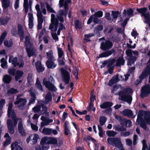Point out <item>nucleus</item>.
I'll use <instances>...</instances> for the list:
<instances>
[{
	"label": "nucleus",
	"mask_w": 150,
	"mask_h": 150,
	"mask_svg": "<svg viewBox=\"0 0 150 150\" xmlns=\"http://www.w3.org/2000/svg\"><path fill=\"white\" fill-rule=\"evenodd\" d=\"M144 120L147 124L150 125V112L139 111L138 113L136 121L137 125H139L142 128L146 129V125L144 121Z\"/></svg>",
	"instance_id": "obj_2"
},
{
	"label": "nucleus",
	"mask_w": 150,
	"mask_h": 150,
	"mask_svg": "<svg viewBox=\"0 0 150 150\" xmlns=\"http://www.w3.org/2000/svg\"><path fill=\"white\" fill-rule=\"evenodd\" d=\"M147 10V8L145 7L137 9V11L139 13H141L142 16L144 17L145 19L147 18L150 16L149 13H147L146 12Z\"/></svg>",
	"instance_id": "obj_18"
},
{
	"label": "nucleus",
	"mask_w": 150,
	"mask_h": 150,
	"mask_svg": "<svg viewBox=\"0 0 150 150\" xmlns=\"http://www.w3.org/2000/svg\"><path fill=\"white\" fill-rule=\"evenodd\" d=\"M41 119L42 121L41 123V127H42L45 125H49L50 123L52 122L53 121V120L49 119L43 116L41 117Z\"/></svg>",
	"instance_id": "obj_19"
},
{
	"label": "nucleus",
	"mask_w": 150,
	"mask_h": 150,
	"mask_svg": "<svg viewBox=\"0 0 150 150\" xmlns=\"http://www.w3.org/2000/svg\"><path fill=\"white\" fill-rule=\"evenodd\" d=\"M59 23L58 21H56L55 22L53 23L51 22L49 27V29L52 31H56L59 26L57 25Z\"/></svg>",
	"instance_id": "obj_24"
},
{
	"label": "nucleus",
	"mask_w": 150,
	"mask_h": 150,
	"mask_svg": "<svg viewBox=\"0 0 150 150\" xmlns=\"http://www.w3.org/2000/svg\"><path fill=\"white\" fill-rule=\"evenodd\" d=\"M26 103L27 100L25 98H20V96H18L16 100L14 102V104L20 110H22L24 108Z\"/></svg>",
	"instance_id": "obj_7"
},
{
	"label": "nucleus",
	"mask_w": 150,
	"mask_h": 150,
	"mask_svg": "<svg viewBox=\"0 0 150 150\" xmlns=\"http://www.w3.org/2000/svg\"><path fill=\"white\" fill-rule=\"evenodd\" d=\"M11 80V77L8 75H5L3 78V81L5 83H9Z\"/></svg>",
	"instance_id": "obj_36"
},
{
	"label": "nucleus",
	"mask_w": 150,
	"mask_h": 150,
	"mask_svg": "<svg viewBox=\"0 0 150 150\" xmlns=\"http://www.w3.org/2000/svg\"><path fill=\"white\" fill-rule=\"evenodd\" d=\"M107 141L109 144L112 145L114 144L115 146L120 149V150H124L123 145L119 139L115 138H109L107 139Z\"/></svg>",
	"instance_id": "obj_8"
},
{
	"label": "nucleus",
	"mask_w": 150,
	"mask_h": 150,
	"mask_svg": "<svg viewBox=\"0 0 150 150\" xmlns=\"http://www.w3.org/2000/svg\"><path fill=\"white\" fill-rule=\"evenodd\" d=\"M36 86L39 90L42 91L43 88L42 85H41L40 82L39 81L38 78H37L36 81Z\"/></svg>",
	"instance_id": "obj_47"
},
{
	"label": "nucleus",
	"mask_w": 150,
	"mask_h": 150,
	"mask_svg": "<svg viewBox=\"0 0 150 150\" xmlns=\"http://www.w3.org/2000/svg\"><path fill=\"white\" fill-rule=\"evenodd\" d=\"M125 61L122 57L119 58L116 61V66H120L121 65H123L124 64Z\"/></svg>",
	"instance_id": "obj_39"
},
{
	"label": "nucleus",
	"mask_w": 150,
	"mask_h": 150,
	"mask_svg": "<svg viewBox=\"0 0 150 150\" xmlns=\"http://www.w3.org/2000/svg\"><path fill=\"white\" fill-rule=\"evenodd\" d=\"M4 44L7 47H10L13 45L12 40H10L9 41H8L6 40L4 42Z\"/></svg>",
	"instance_id": "obj_45"
},
{
	"label": "nucleus",
	"mask_w": 150,
	"mask_h": 150,
	"mask_svg": "<svg viewBox=\"0 0 150 150\" xmlns=\"http://www.w3.org/2000/svg\"><path fill=\"white\" fill-rule=\"evenodd\" d=\"M35 65L38 72H42L44 71V69L41 65L40 62L39 61L35 63Z\"/></svg>",
	"instance_id": "obj_31"
},
{
	"label": "nucleus",
	"mask_w": 150,
	"mask_h": 150,
	"mask_svg": "<svg viewBox=\"0 0 150 150\" xmlns=\"http://www.w3.org/2000/svg\"><path fill=\"white\" fill-rule=\"evenodd\" d=\"M16 70L13 68L9 69L8 70V73L11 75L14 76L15 74Z\"/></svg>",
	"instance_id": "obj_56"
},
{
	"label": "nucleus",
	"mask_w": 150,
	"mask_h": 150,
	"mask_svg": "<svg viewBox=\"0 0 150 150\" xmlns=\"http://www.w3.org/2000/svg\"><path fill=\"white\" fill-rule=\"evenodd\" d=\"M14 120H16L17 122L18 121V129L19 132L22 135H25V130L23 127V124L22 123V120L19 118H15Z\"/></svg>",
	"instance_id": "obj_13"
},
{
	"label": "nucleus",
	"mask_w": 150,
	"mask_h": 150,
	"mask_svg": "<svg viewBox=\"0 0 150 150\" xmlns=\"http://www.w3.org/2000/svg\"><path fill=\"white\" fill-rule=\"evenodd\" d=\"M75 25L76 28L80 29L81 28V23L78 20H76L75 22Z\"/></svg>",
	"instance_id": "obj_54"
},
{
	"label": "nucleus",
	"mask_w": 150,
	"mask_h": 150,
	"mask_svg": "<svg viewBox=\"0 0 150 150\" xmlns=\"http://www.w3.org/2000/svg\"><path fill=\"white\" fill-rule=\"evenodd\" d=\"M13 122L11 120H8L7 122L8 127L9 133L12 134L14 133V127L17 124V122L14 119H12Z\"/></svg>",
	"instance_id": "obj_9"
},
{
	"label": "nucleus",
	"mask_w": 150,
	"mask_h": 150,
	"mask_svg": "<svg viewBox=\"0 0 150 150\" xmlns=\"http://www.w3.org/2000/svg\"><path fill=\"white\" fill-rule=\"evenodd\" d=\"M150 93V86L146 85L142 88L140 96L143 98L147 96Z\"/></svg>",
	"instance_id": "obj_12"
},
{
	"label": "nucleus",
	"mask_w": 150,
	"mask_h": 150,
	"mask_svg": "<svg viewBox=\"0 0 150 150\" xmlns=\"http://www.w3.org/2000/svg\"><path fill=\"white\" fill-rule=\"evenodd\" d=\"M103 29V27L102 25H99L96 27L94 30L95 32H98L99 31L102 30Z\"/></svg>",
	"instance_id": "obj_64"
},
{
	"label": "nucleus",
	"mask_w": 150,
	"mask_h": 150,
	"mask_svg": "<svg viewBox=\"0 0 150 150\" xmlns=\"http://www.w3.org/2000/svg\"><path fill=\"white\" fill-rule=\"evenodd\" d=\"M9 19V18H1L0 20V25H6Z\"/></svg>",
	"instance_id": "obj_43"
},
{
	"label": "nucleus",
	"mask_w": 150,
	"mask_h": 150,
	"mask_svg": "<svg viewBox=\"0 0 150 150\" xmlns=\"http://www.w3.org/2000/svg\"><path fill=\"white\" fill-rule=\"evenodd\" d=\"M42 133L46 135L51 134V128H44L42 131Z\"/></svg>",
	"instance_id": "obj_41"
},
{
	"label": "nucleus",
	"mask_w": 150,
	"mask_h": 150,
	"mask_svg": "<svg viewBox=\"0 0 150 150\" xmlns=\"http://www.w3.org/2000/svg\"><path fill=\"white\" fill-rule=\"evenodd\" d=\"M98 128L99 131V136L100 137H103L104 132L102 127L100 126V125H98Z\"/></svg>",
	"instance_id": "obj_53"
},
{
	"label": "nucleus",
	"mask_w": 150,
	"mask_h": 150,
	"mask_svg": "<svg viewBox=\"0 0 150 150\" xmlns=\"http://www.w3.org/2000/svg\"><path fill=\"white\" fill-rule=\"evenodd\" d=\"M103 15V12L101 11H98L96 12L93 15L94 16L93 22L96 23H100L101 21L98 18L102 17Z\"/></svg>",
	"instance_id": "obj_16"
},
{
	"label": "nucleus",
	"mask_w": 150,
	"mask_h": 150,
	"mask_svg": "<svg viewBox=\"0 0 150 150\" xmlns=\"http://www.w3.org/2000/svg\"><path fill=\"white\" fill-rule=\"evenodd\" d=\"M39 138V136L37 134H33L30 135L26 139V142L28 143L30 141L31 144H36Z\"/></svg>",
	"instance_id": "obj_14"
},
{
	"label": "nucleus",
	"mask_w": 150,
	"mask_h": 150,
	"mask_svg": "<svg viewBox=\"0 0 150 150\" xmlns=\"http://www.w3.org/2000/svg\"><path fill=\"white\" fill-rule=\"evenodd\" d=\"M46 54H47V58L48 59V60H55L53 55V53L51 51L47 52Z\"/></svg>",
	"instance_id": "obj_42"
},
{
	"label": "nucleus",
	"mask_w": 150,
	"mask_h": 150,
	"mask_svg": "<svg viewBox=\"0 0 150 150\" xmlns=\"http://www.w3.org/2000/svg\"><path fill=\"white\" fill-rule=\"evenodd\" d=\"M23 74L24 73L23 71L20 70H18L16 72L15 77L16 80L17 81L19 79H20Z\"/></svg>",
	"instance_id": "obj_37"
},
{
	"label": "nucleus",
	"mask_w": 150,
	"mask_h": 150,
	"mask_svg": "<svg viewBox=\"0 0 150 150\" xmlns=\"http://www.w3.org/2000/svg\"><path fill=\"white\" fill-rule=\"evenodd\" d=\"M35 65L38 72H42L44 71V69L41 65L40 62L39 61L35 63Z\"/></svg>",
	"instance_id": "obj_32"
},
{
	"label": "nucleus",
	"mask_w": 150,
	"mask_h": 150,
	"mask_svg": "<svg viewBox=\"0 0 150 150\" xmlns=\"http://www.w3.org/2000/svg\"><path fill=\"white\" fill-rule=\"evenodd\" d=\"M63 76V79L65 84H68L69 82L70 79L69 75L68 72L66 70H63L62 71Z\"/></svg>",
	"instance_id": "obj_21"
},
{
	"label": "nucleus",
	"mask_w": 150,
	"mask_h": 150,
	"mask_svg": "<svg viewBox=\"0 0 150 150\" xmlns=\"http://www.w3.org/2000/svg\"><path fill=\"white\" fill-rule=\"evenodd\" d=\"M1 1L4 9H6L10 6L11 3L10 0H1Z\"/></svg>",
	"instance_id": "obj_29"
},
{
	"label": "nucleus",
	"mask_w": 150,
	"mask_h": 150,
	"mask_svg": "<svg viewBox=\"0 0 150 150\" xmlns=\"http://www.w3.org/2000/svg\"><path fill=\"white\" fill-rule=\"evenodd\" d=\"M57 25L59 26L58 28L59 29L57 31V35H59L60 34L61 30L65 28V27L62 23H59V24H58Z\"/></svg>",
	"instance_id": "obj_52"
},
{
	"label": "nucleus",
	"mask_w": 150,
	"mask_h": 150,
	"mask_svg": "<svg viewBox=\"0 0 150 150\" xmlns=\"http://www.w3.org/2000/svg\"><path fill=\"white\" fill-rule=\"evenodd\" d=\"M18 92V91L17 89L13 88H11L8 91V93L15 94L17 93Z\"/></svg>",
	"instance_id": "obj_55"
},
{
	"label": "nucleus",
	"mask_w": 150,
	"mask_h": 150,
	"mask_svg": "<svg viewBox=\"0 0 150 150\" xmlns=\"http://www.w3.org/2000/svg\"><path fill=\"white\" fill-rule=\"evenodd\" d=\"M50 137H45L42 138L40 142V144L42 145L45 144H50Z\"/></svg>",
	"instance_id": "obj_35"
},
{
	"label": "nucleus",
	"mask_w": 150,
	"mask_h": 150,
	"mask_svg": "<svg viewBox=\"0 0 150 150\" xmlns=\"http://www.w3.org/2000/svg\"><path fill=\"white\" fill-rule=\"evenodd\" d=\"M115 62V60L114 59L109 61H106L105 62L106 63L108 64V66L110 67Z\"/></svg>",
	"instance_id": "obj_57"
},
{
	"label": "nucleus",
	"mask_w": 150,
	"mask_h": 150,
	"mask_svg": "<svg viewBox=\"0 0 150 150\" xmlns=\"http://www.w3.org/2000/svg\"><path fill=\"white\" fill-rule=\"evenodd\" d=\"M106 134L109 137H114L117 134V133L114 131H109L106 132Z\"/></svg>",
	"instance_id": "obj_50"
},
{
	"label": "nucleus",
	"mask_w": 150,
	"mask_h": 150,
	"mask_svg": "<svg viewBox=\"0 0 150 150\" xmlns=\"http://www.w3.org/2000/svg\"><path fill=\"white\" fill-rule=\"evenodd\" d=\"M99 42H101L100 44V48L105 51L111 48L113 46L112 43L110 40H105L104 38L99 39Z\"/></svg>",
	"instance_id": "obj_6"
},
{
	"label": "nucleus",
	"mask_w": 150,
	"mask_h": 150,
	"mask_svg": "<svg viewBox=\"0 0 150 150\" xmlns=\"http://www.w3.org/2000/svg\"><path fill=\"white\" fill-rule=\"evenodd\" d=\"M112 93L115 95H119L121 100L130 103L132 100L130 94L132 93V90L128 88H122L121 86L114 85L111 89Z\"/></svg>",
	"instance_id": "obj_1"
},
{
	"label": "nucleus",
	"mask_w": 150,
	"mask_h": 150,
	"mask_svg": "<svg viewBox=\"0 0 150 150\" xmlns=\"http://www.w3.org/2000/svg\"><path fill=\"white\" fill-rule=\"evenodd\" d=\"M35 8L37 12V16L38 19V23H42L43 22L42 15L40 10V5H36L35 6Z\"/></svg>",
	"instance_id": "obj_15"
},
{
	"label": "nucleus",
	"mask_w": 150,
	"mask_h": 150,
	"mask_svg": "<svg viewBox=\"0 0 150 150\" xmlns=\"http://www.w3.org/2000/svg\"><path fill=\"white\" fill-rule=\"evenodd\" d=\"M28 26L30 28H32L34 25L33 20L34 17L33 14L32 13H29L28 15Z\"/></svg>",
	"instance_id": "obj_20"
},
{
	"label": "nucleus",
	"mask_w": 150,
	"mask_h": 150,
	"mask_svg": "<svg viewBox=\"0 0 150 150\" xmlns=\"http://www.w3.org/2000/svg\"><path fill=\"white\" fill-rule=\"evenodd\" d=\"M35 65L38 72H42L44 71V69L41 65L40 62L39 61L35 63Z\"/></svg>",
	"instance_id": "obj_30"
},
{
	"label": "nucleus",
	"mask_w": 150,
	"mask_h": 150,
	"mask_svg": "<svg viewBox=\"0 0 150 150\" xmlns=\"http://www.w3.org/2000/svg\"><path fill=\"white\" fill-rule=\"evenodd\" d=\"M119 75L118 74H116L115 76H114L112 79V80L115 83H116L119 80Z\"/></svg>",
	"instance_id": "obj_63"
},
{
	"label": "nucleus",
	"mask_w": 150,
	"mask_h": 150,
	"mask_svg": "<svg viewBox=\"0 0 150 150\" xmlns=\"http://www.w3.org/2000/svg\"><path fill=\"white\" fill-rule=\"evenodd\" d=\"M112 105V103L111 102H105L100 105V107L103 109L106 108L110 107Z\"/></svg>",
	"instance_id": "obj_38"
},
{
	"label": "nucleus",
	"mask_w": 150,
	"mask_h": 150,
	"mask_svg": "<svg viewBox=\"0 0 150 150\" xmlns=\"http://www.w3.org/2000/svg\"><path fill=\"white\" fill-rule=\"evenodd\" d=\"M32 3V1L30 0L29 1L28 4V0H24L23 5H28L30 10H31Z\"/></svg>",
	"instance_id": "obj_51"
},
{
	"label": "nucleus",
	"mask_w": 150,
	"mask_h": 150,
	"mask_svg": "<svg viewBox=\"0 0 150 150\" xmlns=\"http://www.w3.org/2000/svg\"><path fill=\"white\" fill-rule=\"evenodd\" d=\"M121 113L124 116H127L129 117H133V113L131 110L125 109Z\"/></svg>",
	"instance_id": "obj_26"
},
{
	"label": "nucleus",
	"mask_w": 150,
	"mask_h": 150,
	"mask_svg": "<svg viewBox=\"0 0 150 150\" xmlns=\"http://www.w3.org/2000/svg\"><path fill=\"white\" fill-rule=\"evenodd\" d=\"M71 2V0H67L65 1L63 3V6L64 7V10H59L57 13V18L58 20L61 22H63L64 21V18L66 17L68 11V4Z\"/></svg>",
	"instance_id": "obj_4"
},
{
	"label": "nucleus",
	"mask_w": 150,
	"mask_h": 150,
	"mask_svg": "<svg viewBox=\"0 0 150 150\" xmlns=\"http://www.w3.org/2000/svg\"><path fill=\"white\" fill-rule=\"evenodd\" d=\"M18 34L20 37V40H23L24 39V32L22 29V26L21 25H18Z\"/></svg>",
	"instance_id": "obj_28"
},
{
	"label": "nucleus",
	"mask_w": 150,
	"mask_h": 150,
	"mask_svg": "<svg viewBox=\"0 0 150 150\" xmlns=\"http://www.w3.org/2000/svg\"><path fill=\"white\" fill-rule=\"evenodd\" d=\"M13 104L10 103L9 104L8 110V116L11 117L12 119L16 118V114L14 111L12 110Z\"/></svg>",
	"instance_id": "obj_17"
},
{
	"label": "nucleus",
	"mask_w": 150,
	"mask_h": 150,
	"mask_svg": "<svg viewBox=\"0 0 150 150\" xmlns=\"http://www.w3.org/2000/svg\"><path fill=\"white\" fill-rule=\"evenodd\" d=\"M114 52V50L113 49L109 51L105 52L100 54L99 55V57H108L111 55L112 53Z\"/></svg>",
	"instance_id": "obj_33"
},
{
	"label": "nucleus",
	"mask_w": 150,
	"mask_h": 150,
	"mask_svg": "<svg viewBox=\"0 0 150 150\" xmlns=\"http://www.w3.org/2000/svg\"><path fill=\"white\" fill-rule=\"evenodd\" d=\"M41 106L40 105H37L32 108V110L35 112H38L41 110Z\"/></svg>",
	"instance_id": "obj_49"
},
{
	"label": "nucleus",
	"mask_w": 150,
	"mask_h": 150,
	"mask_svg": "<svg viewBox=\"0 0 150 150\" xmlns=\"http://www.w3.org/2000/svg\"><path fill=\"white\" fill-rule=\"evenodd\" d=\"M106 118L104 116L101 117L99 118L100 125L101 127L103 126L106 122Z\"/></svg>",
	"instance_id": "obj_48"
},
{
	"label": "nucleus",
	"mask_w": 150,
	"mask_h": 150,
	"mask_svg": "<svg viewBox=\"0 0 150 150\" xmlns=\"http://www.w3.org/2000/svg\"><path fill=\"white\" fill-rule=\"evenodd\" d=\"M58 143V140L55 137H50V144H56Z\"/></svg>",
	"instance_id": "obj_44"
},
{
	"label": "nucleus",
	"mask_w": 150,
	"mask_h": 150,
	"mask_svg": "<svg viewBox=\"0 0 150 150\" xmlns=\"http://www.w3.org/2000/svg\"><path fill=\"white\" fill-rule=\"evenodd\" d=\"M74 74L75 76L76 79H77L78 78V69L77 67H75L74 70Z\"/></svg>",
	"instance_id": "obj_59"
},
{
	"label": "nucleus",
	"mask_w": 150,
	"mask_h": 150,
	"mask_svg": "<svg viewBox=\"0 0 150 150\" xmlns=\"http://www.w3.org/2000/svg\"><path fill=\"white\" fill-rule=\"evenodd\" d=\"M55 60H48L46 61V64L48 68L53 69L57 67V64L55 62Z\"/></svg>",
	"instance_id": "obj_23"
},
{
	"label": "nucleus",
	"mask_w": 150,
	"mask_h": 150,
	"mask_svg": "<svg viewBox=\"0 0 150 150\" xmlns=\"http://www.w3.org/2000/svg\"><path fill=\"white\" fill-rule=\"evenodd\" d=\"M115 130L119 132H123L127 130V129L124 126H122L119 125H116L114 127Z\"/></svg>",
	"instance_id": "obj_34"
},
{
	"label": "nucleus",
	"mask_w": 150,
	"mask_h": 150,
	"mask_svg": "<svg viewBox=\"0 0 150 150\" xmlns=\"http://www.w3.org/2000/svg\"><path fill=\"white\" fill-rule=\"evenodd\" d=\"M52 96L51 93L50 92H48L45 97L44 103L47 104L49 103L52 100Z\"/></svg>",
	"instance_id": "obj_25"
},
{
	"label": "nucleus",
	"mask_w": 150,
	"mask_h": 150,
	"mask_svg": "<svg viewBox=\"0 0 150 150\" xmlns=\"http://www.w3.org/2000/svg\"><path fill=\"white\" fill-rule=\"evenodd\" d=\"M46 7L47 10L51 13H55V12L54 10L50 7L49 4L47 3H46Z\"/></svg>",
	"instance_id": "obj_58"
},
{
	"label": "nucleus",
	"mask_w": 150,
	"mask_h": 150,
	"mask_svg": "<svg viewBox=\"0 0 150 150\" xmlns=\"http://www.w3.org/2000/svg\"><path fill=\"white\" fill-rule=\"evenodd\" d=\"M18 59L17 57L14 58L13 56H10L9 57V62L11 63L14 67L18 66L19 68L23 67L24 65V63L21 61L20 63L17 62Z\"/></svg>",
	"instance_id": "obj_10"
},
{
	"label": "nucleus",
	"mask_w": 150,
	"mask_h": 150,
	"mask_svg": "<svg viewBox=\"0 0 150 150\" xmlns=\"http://www.w3.org/2000/svg\"><path fill=\"white\" fill-rule=\"evenodd\" d=\"M126 52L127 56L130 57L127 64L128 65L131 66L132 64L134 63V61L132 60L133 51L130 49H128L126 50Z\"/></svg>",
	"instance_id": "obj_22"
},
{
	"label": "nucleus",
	"mask_w": 150,
	"mask_h": 150,
	"mask_svg": "<svg viewBox=\"0 0 150 150\" xmlns=\"http://www.w3.org/2000/svg\"><path fill=\"white\" fill-rule=\"evenodd\" d=\"M54 80L53 77L50 76L49 77L45 78L43 80V83L45 87L49 90L55 91L57 89L52 83H54Z\"/></svg>",
	"instance_id": "obj_5"
},
{
	"label": "nucleus",
	"mask_w": 150,
	"mask_h": 150,
	"mask_svg": "<svg viewBox=\"0 0 150 150\" xmlns=\"http://www.w3.org/2000/svg\"><path fill=\"white\" fill-rule=\"evenodd\" d=\"M11 150H23L22 148L18 144L17 142H15L11 145Z\"/></svg>",
	"instance_id": "obj_27"
},
{
	"label": "nucleus",
	"mask_w": 150,
	"mask_h": 150,
	"mask_svg": "<svg viewBox=\"0 0 150 150\" xmlns=\"http://www.w3.org/2000/svg\"><path fill=\"white\" fill-rule=\"evenodd\" d=\"M39 115L36 114H35L32 118L34 120L35 123L36 124L38 122V119L39 118Z\"/></svg>",
	"instance_id": "obj_62"
},
{
	"label": "nucleus",
	"mask_w": 150,
	"mask_h": 150,
	"mask_svg": "<svg viewBox=\"0 0 150 150\" xmlns=\"http://www.w3.org/2000/svg\"><path fill=\"white\" fill-rule=\"evenodd\" d=\"M25 39V48L28 57L35 55L37 50L35 48L33 47V43L30 41V38L26 36Z\"/></svg>",
	"instance_id": "obj_3"
},
{
	"label": "nucleus",
	"mask_w": 150,
	"mask_h": 150,
	"mask_svg": "<svg viewBox=\"0 0 150 150\" xmlns=\"http://www.w3.org/2000/svg\"><path fill=\"white\" fill-rule=\"evenodd\" d=\"M27 80L28 83L31 84L32 83L33 81L32 74H28L27 78Z\"/></svg>",
	"instance_id": "obj_60"
},
{
	"label": "nucleus",
	"mask_w": 150,
	"mask_h": 150,
	"mask_svg": "<svg viewBox=\"0 0 150 150\" xmlns=\"http://www.w3.org/2000/svg\"><path fill=\"white\" fill-rule=\"evenodd\" d=\"M11 139L10 137L7 138L6 141L4 142V146H7L10 143Z\"/></svg>",
	"instance_id": "obj_61"
},
{
	"label": "nucleus",
	"mask_w": 150,
	"mask_h": 150,
	"mask_svg": "<svg viewBox=\"0 0 150 150\" xmlns=\"http://www.w3.org/2000/svg\"><path fill=\"white\" fill-rule=\"evenodd\" d=\"M148 65L145 70L142 71V74L139 76L140 80H142L146 78L149 75H150V58L147 63ZM150 79V76H149Z\"/></svg>",
	"instance_id": "obj_11"
},
{
	"label": "nucleus",
	"mask_w": 150,
	"mask_h": 150,
	"mask_svg": "<svg viewBox=\"0 0 150 150\" xmlns=\"http://www.w3.org/2000/svg\"><path fill=\"white\" fill-rule=\"evenodd\" d=\"M57 49L58 50L59 58L60 59H63L64 58V54L62 49L60 48L57 47Z\"/></svg>",
	"instance_id": "obj_40"
},
{
	"label": "nucleus",
	"mask_w": 150,
	"mask_h": 150,
	"mask_svg": "<svg viewBox=\"0 0 150 150\" xmlns=\"http://www.w3.org/2000/svg\"><path fill=\"white\" fill-rule=\"evenodd\" d=\"M0 62L1 63V66L3 68H7V63L4 58L1 59Z\"/></svg>",
	"instance_id": "obj_46"
}]
</instances>
